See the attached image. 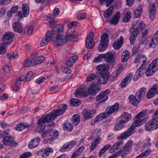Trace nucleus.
Wrapping results in <instances>:
<instances>
[{
  "instance_id": "48",
  "label": "nucleus",
  "mask_w": 158,
  "mask_h": 158,
  "mask_svg": "<svg viewBox=\"0 0 158 158\" xmlns=\"http://www.w3.org/2000/svg\"><path fill=\"white\" fill-rule=\"evenodd\" d=\"M70 103L73 106H77L81 104V101L79 99L76 98L72 99L70 100Z\"/></svg>"
},
{
  "instance_id": "61",
  "label": "nucleus",
  "mask_w": 158,
  "mask_h": 158,
  "mask_svg": "<svg viewBox=\"0 0 158 158\" xmlns=\"http://www.w3.org/2000/svg\"><path fill=\"white\" fill-rule=\"evenodd\" d=\"M146 27L145 24L143 23L142 21H141L139 22L138 25V27H137L138 28L139 31L140 30L142 31Z\"/></svg>"
},
{
  "instance_id": "42",
  "label": "nucleus",
  "mask_w": 158,
  "mask_h": 158,
  "mask_svg": "<svg viewBox=\"0 0 158 158\" xmlns=\"http://www.w3.org/2000/svg\"><path fill=\"white\" fill-rule=\"evenodd\" d=\"M113 6H110L104 13V17L106 18L110 17L113 13Z\"/></svg>"
},
{
  "instance_id": "43",
  "label": "nucleus",
  "mask_w": 158,
  "mask_h": 158,
  "mask_svg": "<svg viewBox=\"0 0 158 158\" xmlns=\"http://www.w3.org/2000/svg\"><path fill=\"white\" fill-rule=\"evenodd\" d=\"M147 114V111L143 110L138 113L136 116L135 118H138L140 119H143V120L145 121L146 118V115Z\"/></svg>"
},
{
  "instance_id": "38",
  "label": "nucleus",
  "mask_w": 158,
  "mask_h": 158,
  "mask_svg": "<svg viewBox=\"0 0 158 158\" xmlns=\"http://www.w3.org/2000/svg\"><path fill=\"white\" fill-rule=\"evenodd\" d=\"M130 53L129 52L126 50L124 51L121 56V60L123 62L127 61L130 58Z\"/></svg>"
},
{
  "instance_id": "13",
  "label": "nucleus",
  "mask_w": 158,
  "mask_h": 158,
  "mask_svg": "<svg viewBox=\"0 0 158 158\" xmlns=\"http://www.w3.org/2000/svg\"><path fill=\"white\" fill-rule=\"evenodd\" d=\"M147 60V58L145 55H139L136 56L134 62L135 63H139V64H141L140 67L143 68Z\"/></svg>"
},
{
  "instance_id": "3",
  "label": "nucleus",
  "mask_w": 158,
  "mask_h": 158,
  "mask_svg": "<svg viewBox=\"0 0 158 158\" xmlns=\"http://www.w3.org/2000/svg\"><path fill=\"white\" fill-rule=\"evenodd\" d=\"M140 126L141 125L137 123V121H134L130 127L128 128L126 131L117 137V139L123 140L128 138L134 132L135 127Z\"/></svg>"
},
{
  "instance_id": "10",
  "label": "nucleus",
  "mask_w": 158,
  "mask_h": 158,
  "mask_svg": "<svg viewBox=\"0 0 158 158\" xmlns=\"http://www.w3.org/2000/svg\"><path fill=\"white\" fill-rule=\"evenodd\" d=\"M3 143L6 146H10L12 147H16L18 143L14 141L13 137L11 136H7L4 138L2 140Z\"/></svg>"
},
{
  "instance_id": "9",
  "label": "nucleus",
  "mask_w": 158,
  "mask_h": 158,
  "mask_svg": "<svg viewBox=\"0 0 158 158\" xmlns=\"http://www.w3.org/2000/svg\"><path fill=\"white\" fill-rule=\"evenodd\" d=\"M53 41L55 45L60 46L65 44L67 43V40L66 37H63L62 35H57Z\"/></svg>"
},
{
  "instance_id": "49",
  "label": "nucleus",
  "mask_w": 158,
  "mask_h": 158,
  "mask_svg": "<svg viewBox=\"0 0 158 158\" xmlns=\"http://www.w3.org/2000/svg\"><path fill=\"white\" fill-rule=\"evenodd\" d=\"M142 10L141 6H139L134 12V17L135 18L139 17L141 15Z\"/></svg>"
},
{
  "instance_id": "39",
  "label": "nucleus",
  "mask_w": 158,
  "mask_h": 158,
  "mask_svg": "<svg viewBox=\"0 0 158 158\" xmlns=\"http://www.w3.org/2000/svg\"><path fill=\"white\" fill-rule=\"evenodd\" d=\"M125 123L121 122L120 120L115 125L114 130L115 131H117L121 130L125 126Z\"/></svg>"
},
{
  "instance_id": "52",
  "label": "nucleus",
  "mask_w": 158,
  "mask_h": 158,
  "mask_svg": "<svg viewBox=\"0 0 158 158\" xmlns=\"http://www.w3.org/2000/svg\"><path fill=\"white\" fill-rule=\"evenodd\" d=\"M73 123L74 125H77L80 121L79 115L77 114L73 115Z\"/></svg>"
},
{
  "instance_id": "15",
  "label": "nucleus",
  "mask_w": 158,
  "mask_h": 158,
  "mask_svg": "<svg viewBox=\"0 0 158 158\" xmlns=\"http://www.w3.org/2000/svg\"><path fill=\"white\" fill-rule=\"evenodd\" d=\"M53 149H41L37 154V157L39 158H44L45 155L48 156L50 152H53Z\"/></svg>"
},
{
  "instance_id": "57",
  "label": "nucleus",
  "mask_w": 158,
  "mask_h": 158,
  "mask_svg": "<svg viewBox=\"0 0 158 158\" xmlns=\"http://www.w3.org/2000/svg\"><path fill=\"white\" fill-rule=\"evenodd\" d=\"M83 149H77L73 153L71 156V158H75L78 156L81 152L83 151Z\"/></svg>"
},
{
  "instance_id": "2",
  "label": "nucleus",
  "mask_w": 158,
  "mask_h": 158,
  "mask_svg": "<svg viewBox=\"0 0 158 158\" xmlns=\"http://www.w3.org/2000/svg\"><path fill=\"white\" fill-rule=\"evenodd\" d=\"M63 29V27L62 24L55 26L53 28L52 31H48L46 34L45 37L43 38L40 43V46L42 47L47 45L49 42L51 40H52V37H54L56 35L62 31Z\"/></svg>"
},
{
  "instance_id": "46",
  "label": "nucleus",
  "mask_w": 158,
  "mask_h": 158,
  "mask_svg": "<svg viewBox=\"0 0 158 158\" xmlns=\"http://www.w3.org/2000/svg\"><path fill=\"white\" fill-rule=\"evenodd\" d=\"M76 142L75 141H72L65 143L63 146V148H72L75 145Z\"/></svg>"
},
{
  "instance_id": "33",
  "label": "nucleus",
  "mask_w": 158,
  "mask_h": 158,
  "mask_svg": "<svg viewBox=\"0 0 158 158\" xmlns=\"http://www.w3.org/2000/svg\"><path fill=\"white\" fill-rule=\"evenodd\" d=\"M78 57L77 55L73 56L70 58L66 62V65L69 67L72 66L78 60Z\"/></svg>"
},
{
  "instance_id": "44",
  "label": "nucleus",
  "mask_w": 158,
  "mask_h": 158,
  "mask_svg": "<svg viewBox=\"0 0 158 158\" xmlns=\"http://www.w3.org/2000/svg\"><path fill=\"white\" fill-rule=\"evenodd\" d=\"M155 69L151 67V66H149L145 72V74L147 76H151L153 75L155 71H156Z\"/></svg>"
},
{
  "instance_id": "62",
  "label": "nucleus",
  "mask_w": 158,
  "mask_h": 158,
  "mask_svg": "<svg viewBox=\"0 0 158 158\" xmlns=\"http://www.w3.org/2000/svg\"><path fill=\"white\" fill-rule=\"evenodd\" d=\"M123 144L122 141H119L113 145L111 148H119L122 147Z\"/></svg>"
},
{
  "instance_id": "20",
  "label": "nucleus",
  "mask_w": 158,
  "mask_h": 158,
  "mask_svg": "<svg viewBox=\"0 0 158 158\" xmlns=\"http://www.w3.org/2000/svg\"><path fill=\"white\" fill-rule=\"evenodd\" d=\"M123 37L121 36L120 38L118 39L113 44L112 46L115 50H118L121 47L123 43Z\"/></svg>"
},
{
  "instance_id": "23",
  "label": "nucleus",
  "mask_w": 158,
  "mask_h": 158,
  "mask_svg": "<svg viewBox=\"0 0 158 158\" xmlns=\"http://www.w3.org/2000/svg\"><path fill=\"white\" fill-rule=\"evenodd\" d=\"M100 75L99 78L97 77L98 83L101 84H106L108 81L109 75L107 73H104Z\"/></svg>"
},
{
  "instance_id": "36",
  "label": "nucleus",
  "mask_w": 158,
  "mask_h": 158,
  "mask_svg": "<svg viewBox=\"0 0 158 158\" xmlns=\"http://www.w3.org/2000/svg\"><path fill=\"white\" fill-rule=\"evenodd\" d=\"M30 125L24 123H20L17 125L15 127L16 130L18 131H21L25 128H28Z\"/></svg>"
},
{
  "instance_id": "50",
  "label": "nucleus",
  "mask_w": 158,
  "mask_h": 158,
  "mask_svg": "<svg viewBox=\"0 0 158 158\" xmlns=\"http://www.w3.org/2000/svg\"><path fill=\"white\" fill-rule=\"evenodd\" d=\"M131 13L129 11H127L124 15L123 19V21L125 23L128 22L131 19Z\"/></svg>"
},
{
  "instance_id": "29",
  "label": "nucleus",
  "mask_w": 158,
  "mask_h": 158,
  "mask_svg": "<svg viewBox=\"0 0 158 158\" xmlns=\"http://www.w3.org/2000/svg\"><path fill=\"white\" fill-rule=\"evenodd\" d=\"M146 90V89L145 88L142 87L136 92L135 94L136 96L138 98L139 100L140 101L145 95Z\"/></svg>"
},
{
  "instance_id": "37",
  "label": "nucleus",
  "mask_w": 158,
  "mask_h": 158,
  "mask_svg": "<svg viewBox=\"0 0 158 158\" xmlns=\"http://www.w3.org/2000/svg\"><path fill=\"white\" fill-rule=\"evenodd\" d=\"M33 73L31 71L28 72L27 74L25 75H21L19 77V79L25 82L28 81L31 78L33 75Z\"/></svg>"
},
{
  "instance_id": "26",
  "label": "nucleus",
  "mask_w": 158,
  "mask_h": 158,
  "mask_svg": "<svg viewBox=\"0 0 158 158\" xmlns=\"http://www.w3.org/2000/svg\"><path fill=\"white\" fill-rule=\"evenodd\" d=\"M95 112L94 110H90L85 109L82 111L84 118L85 119H88L92 117L91 115Z\"/></svg>"
},
{
  "instance_id": "56",
  "label": "nucleus",
  "mask_w": 158,
  "mask_h": 158,
  "mask_svg": "<svg viewBox=\"0 0 158 158\" xmlns=\"http://www.w3.org/2000/svg\"><path fill=\"white\" fill-rule=\"evenodd\" d=\"M97 73H92L89 75L87 77V81H91L96 79L97 77Z\"/></svg>"
},
{
  "instance_id": "12",
  "label": "nucleus",
  "mask_w": 158,
  "mask_h": 158,
  "mask_svg": "<svg viewBox=\"0 0 158 158\" xmlns=\"http://www.w3.org/2000/svg\"><path fill=\"white\" fill-rule=\"evenodd\" d=\"M110 92V90L109 89H107L103 91L102 93L99 94L96 98V101H98L101 99L100 102H104L107 101L108 99V95Z\"/></svg>"
},
{
  "instance_id": "58",
  "label": "nucleus",
  "mask_w": 158,
  "mask_h": 158,
  "mask_svg": "<svg viewBox=\"0 0 158 158\" xmlns=\"http://www.w3.org/2000/svg\"><path fill=\"white\" fill-rule=\"evenodd\" d=\"M32 156V153L30 152H24L18 158H29Z\"/></svg>"
},
{
  "instance_id": "7",
  "label": "nucleus",
  "mask_w": 158,
  "mask_h": 158,
  "mask_svg": "<svg viewBox=\"0 0 158 158\" xmlns=\"http://www.w3.org/2000/svg\"><path fill=\"white\" fill-rule=\"evenodd\" d=\"M94 37V34L92 32L89 33L87 35L85 40V43L86 47L88 48L92 49L93 48L94 44L93 39Z\"/></svg>"
},
{
  "instance_id": "5",
  "label": "nucleus",
  "mask_w": 158,
  "mask_h": 158,
  "mask_svg": "<svg viewBox=\"0 0 158 158\" xmlns=\"http://www.w3.org/2000/svg\"><path fill=\"white\" fill-rule=\"evenodd\" d=\"M59 135V132L56 130H49L48 131L44 132L43 135L46 137L50 141H53L57 139Z\"/></svg>"
},
{
  "instance_id": "64",
  "label": "nucleus",
  "mask_w": 158,
  "mask_h": 158,
  "mask_svg": "<svg viewBox=\"0 0 158 158\" xmlns=\"http://www.w3.org/2000/svg\"><path fill=\"white\" fill-rule=\"evenodd\" d=\"M103 54H100L97 57L94 58L93 62L96 63L99 62L101 61L103 58Z\"/></svg>"
},
{
  "instance_id": "19",
  "label": "nucleus",
  "mask_w": 158,
  "mask_h": 158,
  "mask_svg": "<svg viewBox=\"0 0 158 158\" xmlns=\"http://www.w3.org/2000/svg\"><path fill=\"white\" fill-rule=\"evenodd\" d=\"M103 58L106 62H112L114 60V55L113 53L110 51H109L105 54H103Z\"/></svg>"
},
{
  "instance_id": "54",
  "label": "nucleus",
  "mask_w": 158,
  "mask_h": 158,
  "mask_svg": "<svg viewBox=\"0 0 158 158\" xmlns=\"http://www.w3.org/2000/svg\"><path fill=\"white\" fill-rule=\"evenodd\" d=\"M44 59L45 58L43 56H41L37 57L35 60L34 59L35 65L42 63L44 61Z\"/></svg>"
},
{
  "instance_id": "8",
  "label": "nucleus",
  "mask_w": 158,
  "mask_h": 158,
  "mask_svg": "<svg viewBox=\"0 0 158 158\" xmlns=\"http://www.w3.org/2000/svg\"><path fill=\"white\" fill-rule=\"evenodd\" d=\"M14 36V34L12 32H6L5 34L3 35L2 39L3 43L6 44H11L13 42Z\"/></svg>"
},
{
  "instance_id": "34",
  "label": "nucleus",
  "mask_w": 158,
  "mask_h": 158,
  "mask_svg": "<svg viewBox=\"0 0 158 158\" xmlns=\"http://www.w3.org/2000/svg\"><path fill=\"white\" fill-rule=\"evenodd\" d=\"M99 90V88L97 85H91L89 86V87L88 89V94L94 95L96 94L97 91H98Z\"/></svg>"
},
{
  "instance_id": "17",
  "label": "nucleus",
  "mask_w": 158,
  "mask_h": 158,
  "mask_svg": "<svg viewBox=\"0 0 158 158\" xmlns=\"http://www.w3.org/2000/svg\"><path fill=\"white\" fill-rule=\"evenodd\" d=\"M110 66L107 64H103L99 65L97 66V69L100 75L107 73V71L109 69Z\"/></svg>"
},
{
  "instance_id": "16",
  "label": "nucleus",
  "mask_w": 158,
  "mask_h": 158,
  "mask_svg": "<svg viewBox=\"0 0 158 158\" xmlns=\"http://www.w3.org/2000/svg\"><path fill=\"white\" fill-rule=\"evenodd\" d=\"M133 76V74L132 73H130L126 76L120 83L121 87L122 88L125 87L127 85L131 82Z\"/></svg>"
},
{
  "instance_id": "11",
  "label": "nucleus",
  "mask_w": 158,
  "mask_h": 158,
  "mask_svg": "<svg viewBox=\"0 0 158 158\" xmlns=\"http://www.w3.org/2000/svg\"><path fill=\"white\" fill-rule=\"evenodd\" d=\"M75 96L77 98H80L81 96L88 95V92L85 88V86L82 85L78 88L74 92Z\"/></svg>"
},
{
  "instance_id": "63",
  "label": "nucleus",
  "mask_w": 158,
  "mask_h": 158,
  "mask_svg": "<svg viewBox=\"0 0 158 158\" xmlns=\"http://www.w3.org/2000/svg\"><path fill=\"white\" fill-rule=\"evenodd\" d=\"M121 72L119 71L117 69L116 71L113 73L111 75V77L112 78L113 80H115L117 76H118Z\"/></svg>"
},
{
  "instance_id": "40",
  "label": "nucleus",
  "mask_w": 158,
  "mask_h": 158,
  "mask_svg": "<svg viewBox=\"0 0 158 158\" xmlns=\"http://www.w3.org/2000/svg\"><path fill=\"white\" fill-rule=\"evenodd\" d=\"M22 10L23 16L27 17L29 14L28 4L26 3H23L22 4Z\"/></svg>"
},
{
  "instance_id": "47",
  "label": "nucleus",
  "mask_w": 158,
  "mask_h": 158,
  "mask_svg": "<svg viewBox=\"0 0 158 158\" xmlns=\"http://www.w3.org/2000/svg\"><path fill=\"white\" fill-rule=\"evenodd\" d=\"M108 116L106 112L105 111L103 113H101L99 115H97L95 118L98 122H99L102 120L103 119L105 118L108 117Z\"/></svg>"
},
{
  "instance_id": "27",
  "label": "nucleus",
  "mask_w": 158,
  "mask_h": 158,
  "mask_svg": "<svg viewBox=\"0 0 158 158\" xmlns=\"http://www.w3.org/2000/svg\"><path fill=\"white\" fill-rule=\"evenodd\" d=\"M157 44H158V30L156 31L152 38L151 43L149 44V46L151 48H154Z\"/></svg>"
},
{
  "instance_id": "14",
  "label": "nucleus",
  "mask_w": 158,
  "mask_h": 158,
  "mask_svg": "<svg viewBox=\"0 0 158 158\" xmlns=\"http://www.w3.org/2000/svg\"><path fill=\"white\" fill-rule=\"evenodd\" d=\"M119 103H116L111 106L108 107L105 112L107 114V115L109 116L112 113H115L118 111L119 109Z\"/></svg>"
},
{
  "instance_id": "53",
  "label": "nucleus",
  "mask_w": 158,
  "mask_h": 158,
  "mask_svg": "<svg viewBox=\"0 0 158 158\" xmlns=\"http://www.w3.org/2000/svg\"><path fill=\"white\" fill-rule=\"evenodd\" d=\"M6 46L4 43L0 44V54L3 55L6 52Z\"/></svg>"
},
{
  "instance_id": "24",
  "label": "nucleus",
  "mask_w": 158,
  "mask_h": 158,
  "mask_svg": "<svg viewBox=\"0 0 158 158\" xmlns=\"http://www.w3.org/2000/svg\"><path fill=\"white\" fill-rule=\"evenodd\" d=\"M139 33L138 28L136 27L132 31L131 34L129 39L131 44V45L134 44L135 40Z\"/></svg>"
},
{
  "instance_id": "45",
  "label": "nucleus",
  "mask_w": 158,
  "mask_h": 158,
  "mask_svg": "<svg viewBox=\"0 0 158 158\" xmlns=\"http://www.w3.org/2000/svg\"><path fill=\"white\" fill-rule=\"evenodd\" d=\"M74 30L71 28L68 29L66 33L68 39H75V36L74 35Z\"/></svg>"
},
{
  "instance_id": "30",
  "label": "nucleus",
  "mask_w": 158,
  "mask_h": 158,
  "mask_svg": "<svg viewBox=\"0 0 158 158\" xmlns=\"http://www.w3.org/2000/svg\"><path fill=\"white\" fill-rule=\"evenodd\" d=\"M120 15V13L118 11L116 12L113 17L110 20V23L111 24L115 25L118 23Z\"/></svg>"
},
{
  "instance_id": "59",
  "label": "nucleus",
  "mask_w": 158,
  "mask_h": 158,
  "mask_svg": "<svg viewBox=\"0 0 158 158\" xmlns=\"http://www.w3.org/2000/svg\"><path fill=\"white\" fill-rule=\"evenodd\" d=\"M7 58L9 60L15 59L18 58V55L15 53H10L7 54Z\"/></svg>"
},
{
  "instance_id": "6",
  "label": "nucleus",
  "mask_w": 158,
  "mask_h": 158,
  "mask_svg": "<svg viewBox=\"0 0 158 158\" xmlns=\"http://www.w3.org/2000/svg\"><path fill=\"white\" fill-rule=\"evenodd\" d=\"M158 128V122L152 119L145 124V129L147 131H154Z\"/></svg>"
},
{
  "instance_id": "55",
  "label": "nucleus",
  "mask_w": 158,
  "mask_h": 158,
  "mask_svg": "<svg viewBox=\"0 0 158 158\" xmlns=\"http://www.w3.org/2000/svg\"><path fill=\"white\" fill-rule=\"evenodd\" d=\"M149 65L157 70L158 69V59H156L153 60Z\"/></svg>"
},
{
  "instance_id": "1",
  "label": "nucleus",
  "mask_w": 158,
  "mask_h": 158,
  "mask_svg": "<svg viewBox=\"0 0 158 158\" xmlns=\"http://www.w3.org/2000/svg\"><path fill=\"white\" fill-rule=\"evenodd\" d=\"M67 106L66 104H60L56 110H54L52 112L47 114L45 116H43L38 121V127L41 131L44 130L45 127L46 123H50L58 116L62 114L67 109Z\"/></svg>"
},
{
  "instance_id": "60",
  "label": "nucleus",
  "mask_w": 158,
  "mask_h": 158,
  "mask_svg": "<svg viewBox=\"0 0 158 158\" xmlns=\"http://www.w3.org/2000/svg\"><path fill=\"white\" fill-rule=\"evenodd\" d=\"M11 69V66L10 63H7L6 65L4 67L3 69V71L5 73H7L10 72Z\"/></svg>"
},
{
  "instance_id": "32",
  "label": "nucleus",
  "mask_w": 158,
  "mask_h": 158,
  "mask_svg": "<svg viewBox=\"0 0 158 158\" xmlns=\"http://www.w3.org/2000/svg\"><path fill=\"white\" fill-rule=\"evenodd\" d=\"M13 29L15 32L19 33L23 32L22 27L21 26L20 23L19 22H15L13 24Z\"/></svg>"
},
{
  "instance_id": "31",
  "label": "nucleus",
  "mask_w": 158,
  "mask_h": 158,
  "mask_svg": "<svg viewBox=\"0 0 158 158\" xmlns=\"http://www.w3.org/2000/svg\"><path fill=\"white\" fill-rule=\"evenodd\" d=\"M144 68L139 67L136 73H135L134 77L133 78V80L134 81H136L140 77V76L143 75L144 71Z\"/></svg>"
},
{
  "instance_id": "41",
  "label": "nucleus",
  "mask_w": 158,
  "mask_h": 158,
  "mask_svg": "<svg viewBox=\"0 0 158 158\" xmlns=\"http://www.w3.org/2000/svg\"><path fill=\"white\" fill-rule=\"evenodd\" d=\"M113 6H110L104 13V17L106 18L110 17L113 13Z\"/></svg>"
},
{
  "instance_id": "18",
  "label": "nucleus",
  "mask_w": 158,
  "mask_h": 158,
  "mask_svg": "<svg viewBox=\"0 0 158 158\" xmlns=\"http://www.w3.org/2000/svg\"><path fill=\"white\" fill-rule=\"evenodd\" d=\"M156 8L155 5L152 3L150 4L149 6V18L152 21L155 19Z\"/></svg>"
},
{
  "instance_id": "4",
  "label": "nucleus",
  "mask_w": 158,
  "mask_h": 158,
  "mask_svg": "<svg viewBox=\"0 0 158 158\" xmlns=\"http://www.w3.org/2000/svg\"><path fill=\"white\" fill-rule=\"evenodd\" d=\"M109 44V36L106 33L103 34L101 36L100 43L98 46L100 52L104 51L107 47Z\"/></svg>"
},
{
  "instance_id": "22",
  "label": "nucleus",
  "mask_w": 158,
  "mask_h": 158,
  "mask_svg": "<svg viewBox=\"0 0 158 158\" xmlns=\"http://www.w3.org/2000/svg\"><path fill=\"white\" fill-rule=\"evenodd\" d=\"M121 122L125 123L130 120L131 118V114L128 113L126 112H123L120 117Z\"/></svg>"
},
{
  "instance_id": "25",
  "label": "nucleus",
  "mask_w": 158,
  "mask_h": 158,
  "mask_svg": "<svg viewBox=\"0 0 158 158\" xmlns=\"http://www.w3.org/2000/svg\"><path fill=\"white\" fill-rule=\"evenodd\" d=\"M128 99L129 102L133 105L136 106L137 104L140 102L138 98L136 96V95H134L133 94L130 95L128 97Z\"/></svg>"
},
{
  "instance_id": "51",
  "label": "nucleus",
  "mask_w": 158,
  "mask_h": 158,
  "mask_svg": "<svg viewBox=\"0 0 158 158\" xmlns=\"http://www.w3.org/2000/svg\"><path fill=\"white\" fill-rule=\"evenodd\" d=\"M63 127L65 129L69 131H71L73 128V126L72 124L69 122H66L64 124Z\"/></svg>"
},
{
  "instance_id": "21",
  "label": "nucleus",
  "mask_w": 158,
  "mask_h": 158,
  "mask_svg": "<svg viewBox=\"0 0 158 158\" xmlns=\"http://www.w3.org/2000/svg\"><path fill=\"white\" fill-rule=\"evenodd\" d=\"M157 90V85H154L148 92L146 95L147 98L150 99L152 98L156 94Z\"/></svg>"
},
{
  "instance_id": "35",
  "label": "nucleus",
  "mask_w": 158,
  "mask_h": 158,
  "mask_svg": "<svg viewBox=\"0 0 158 158\" xmlns=\"http://www.w3.org/2000/svg\"><path fill=\"white\" fill-rule=\"evenodd\" d=\"M40 138H38L31 140L29 143L28 145L29 148H35L37 147L39 143Z\"/></svg>"
},
{
  "instance_id": "28",
  "label": "nucleus",
  "mask_w": 158,
  "mask_h": 158,
  "mask_svg": "<svg viewBox=\"0 0 158 158\" xmlns=\"http://www.w3.org/2000/svg\"><path fill=\"white\" fill-rule=\"evenodd\" d=\"M23 65L24 67H31L35 65V60L31 58L25 59L23 63Z\"/></svg>"
}]
</instances>
